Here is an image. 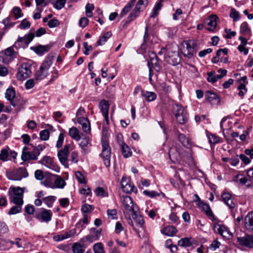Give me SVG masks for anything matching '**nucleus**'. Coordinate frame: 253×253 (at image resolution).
I'll return each mask as SVG.
<instances>
[{
    "label": "nucleus",
    "mask_w": 253,
    "mask_h": 253,
    "mask_svg": "<svg viewBox=\"0 0 253 253\" xmlns=\"http://www.w3.org/2000/svg\"><path fill=\"white\" fill-rule=\"evenodd\" d=\"M5 98L10 101V104L13 107L16 106V103L14 102L13 99L15 97V91L14 88H8L5 93Z\"/></svg>",
    "instance_id": "obj_20"
},
{
    "label": "nucleus",
    "mask_w": 253,
    "mask_h": 253,
    "mask_svg": "<svg viewBox=\"0 0 253 253\" xmlns=\"http://www.w3.org/2000/svg\"><path fill=\"white\" fill-rule=\"evenodd\" d=\"M122 209L125 215L129 214L130 212H133L134 210L133 203L131 198L128 196H123L122 199Z\"/></svg>",
    "instance_id": "obj_8"
},
{
    "label": "nucleus",
    "mask_w": 253,
    "mask_h": 253,
    "mask_svg": "<svg viewBox=\"0 0 253 253\" xmlns=\"http://www.w3.org/2000/svg\"><path fill=\"white\" fill-rule=\"evenodd\" d=\"M122 153L125 158H128L131 156L132 152L128 146L124 142L121 144Z\"/></svg>",
    "instance_id": "obj_32"
},
{
    "label": "nucleus",
    "mask_w": 253,
    "mask_h": 253,
    "mask_svg": "<svg viewBox=\"0 0 253 253\" xmlns=\"http://www.w3.org/2000/svg\"><path fill=\"white\" fill-rule=\"evenodd\" d=\"M208 78L207 79V81L209 83H211L212 84L215 83L218 78H216L217 75H215V72L214 71H211V72L207 73Z\"/></svg>",
    "instance_id": "obj_38"
},
{
    "label": "nucleus",
    "mask_w": 253,
    "mask_h": 253,
    "mask_svg": "<svg viewBox=\"0 0 253 253\" xmlns=\"http://www.w3.org/2000/svg\"><path fill=\"white\" fill-rule=\"evenodd\" d=\"M75 176L78 182L82 184H85L86 181L83 174L79 171L76 172Z\"/></svg>",
    "instance_id": "obj_58"
},
{
    "label": "nucleus",
    "mask_w": 253,
    "mask_h": 253,
    "mask_svg": "<svg viewBox=\"0 0 253 253\" xmlns=\"http://www.w3.org/2000/svg\"><path fill=\"white\" fill-rule=\"evenodd\" d=\"M178 139L183 146L187 147L189 145V140L184 134L179 133L178 135Z\"/></svg>",
    "instance_id": "obj_41"
},
{
    "label": "nucleus",
    "mask_w": 253,
    "mask_h": 253,
    "mask_svg": "<svg viewBox=\"0 0 253 253\" xmlns=\"http://www.w3.org/2000/svg\"><path fill=\"white\" fill-rule=\"evenodd\" d=\"M54 176L56 177V178L54 181V184L55 185V187L59 188H63L66 184L65 181L60 176L56 175H54Z\"/></svg>",
    "instance_id": "obj_35"
},
{
    "label": "nucleus",
    "mask_w": 253,
    "mask_h": 253,
    "mask_svg": "<svg viewBox=\"0 0 253 253\" xmlns=\"http://www.w3.org/2000/svg\"><path fill=\"white\" fill-rule=\"evenodd\" d=\"M102 152L100 154L104 164L106 167L110 166L111 148L107 141L102 140Z\"/></svg>",
    "instance_id": "obj_6"
},
{
    "label": "nucleus",
    "mask_w": 253,
    "mask_h": 253,
    "mask_svg": "<svg viewBox=\"0 0 253 253\" xmlns=\"http://www.w3.org/2000/svg\"><path fill=\"white\" fill-rule=\"evenodd\" d=\"M109 104L108 102L105 100H102L99 103V108L103 115L108 114Z\"/></svg>",
    "instance_id": "obj_28"
},
{
    "label": "nucleus",
    "mask_w": 253,
    "mask_h": 253,
    "mask_svg": "<svg viewBox=\"0 0 253 253\" xmlns=\"http://www.w3.org/2000/svg\"><path fill=\"white\" fill-rule=\"evenodd\" d=\"M52 212L49 210L42 209L40 213H37L36 218L41 222H48L51 219Z\"/></svg>",
    "instance_id": "obj_11"
},
{
    "label": "nucleus",
    "mask_w": 253,
    "mask_h": 253,
    "mask_svg": "<svg viewBox=\"0 0 253 253\" xmlns=\"http://www.w3.org/2000/svg\"><path fill=\"white\" fill-rule=\"evenodd\" d=\"M52 64L51 59H46L43 62L39 70L35 74V78L37 80H41L45 78L48 75V69Z\"/></svg>",
    "instance_id": "obj_3"
},
{
    "label": "nucleus",
    "mask_w": 253,
    "mask_h": 253,
    "mask_svg": "<svg viewBox=\"0 0 253 253\" xmlns=\"http://www.w3.org/2000/svg\"><path fill=\"white\" fill-rule=\"evenodd\" d=\"M143 193L144 195L150 198H154L156 196H162V197H165V195L163 193H158L154 191L144 190L143 191Z\"/></svg>",
    "instance_id": "obj_34"
},
{
    "label": "nucleus",
    "mask_w": 253,
    "mask_h": 253,
    "mask_svg": "<svg viewBox=\"0 0 253 253\" xmlns=\"http://www.w3.org/2000/svg\"><path fill=\"white\" fill-rule=\"evenodd\" d=\"M177 232L176 228L173 226H168L165 227L162 233L168 236H173Z\"/></svg>",
    "instance_id": "obj_29"
},
{
    "label": "nucleus",
    "mask_w": 253,
    "mask_h": 253,
    "mask_svg": "<svg viewBox=\"0 0 253 253\" xmlns=\"http://www.w3.org/2000/svg\"><path fill=\"white\" fill-rule=\"evenodd\" d=\"M21 159L24 161H26L30 160H36V157L33 156V154L31 152H22L21 155Z\"/></svg>",
    "instance_id": "obj_39"
},
{
    "label": "nucleus",
    "mask_w": 253,
    "mask_h": 253,
    "mask_svg": "<svg viewBox=\"0 0 253 253\" xmlns=\"http://www.w3.org/2000/svg\"><path fill=\"white\" fill-rule=\"evenodd\" d=\"M40 139L42 140H47L49 137V132L47 129L42 130L40 132Z\"/></svg>",
    "instance_id": "obj_54"
},
{
    "label": "nucleus",
    "mask_w": 253,
    "mask_h": 253,
    "mask_svg": "<svg viewBox=\"0 0 253 253\" xmlns=\"http://www.w3.org/2000/svg\"><path fill=\"white\" fill-rule=\"evenodd\" d=\"M240 32L242 34H249L250 36H251V29L249 27L248 24L246 22H243L240 27Z\"/></svg>",
    "instance_id": "obj_43"
},
{
    "label": "nucleus",
    "mask_w": 253,
    "mask_h": 253,
    "mask_svg": "<svg viewBox=\"0 0 253 253\" xmlns=\"http://www.w3.org/2000/svg\"><path fill=\"white\" fill-rule=\"evenodd\" d=\"M56 200V197L53 196H49L42 199V201L48 208L52 207L53 203Z\"/></svg>",
    "instance_id": "obj_36"
},
{
    "label": "nucleus",
    "mask_w": 253,
    "mask_h": 253,
    "mask_svg": "<svg viewBox=\"0 0 253 253\" xmlns=\"http://www.w3.org/2000/svg\"><path fill=\"white\" fill-rule=\"evenodd\" d=\"M222 199L223 202L230 209H233L235 204L233 202L232 195L228 192H224L222 194Z\"/></svg>",
    "instance_id": "obj_17"
},
{
    "label": "nucleus",
    "mask_w": 253,
    "mask_h": 253,
    "mask_svg": "<svg viewBox=\"0 0 253 253\" xmlns=\"http://www.w3.org/2000/svg\"><path fill=\"white\" fill-rule=\"evenodd\" d=\"M237 242L241 246L252 248H253V235H247L243 237H238Z\"/></svg>",
    "instance_id": "obj_14"
},
{
    "label": "nucleus",
    "mask_w": 253,
    "mask_h": 253,
    "mask_svg": "<svg viewBox=\"0 0 253 253\" xmlns=\"http://www.w3.org/2000/svg\"><path fill=\"white\" fill-rule=\"evenodd\" d=\"M218 17L215 15H211L209 16V22L208 23V27L206 29L210 31H213L217 25V21Z\"/></svg>",
    "instance_id": "obj_21"
},
{
    "label": "nucleus",
    "mask_w": 253,
    "mask_h": 253,
    "mask_svg": "<svg viewBox=\"0 0 253 253\" xmlns=\"http://www.w3.org/2000/svg\"><path fill=\"white\" fill-rule=\"evenodd\" d=\"M186 46H184L182 53L183 55L189 59L192 58L196 53L197 44L194 41H187L184 42Z\"/></svg>",
    "instance_id": "obj_7"
},
{
    "label": "nucleus",
    "mask_w": 253,
    "mask_h": 253,
    "mask_svg": "<svg viewBox=\"0 0 253 253\" xmlns=\"http://www.w3.org/2000/svg\"><path fill=\"white\" fill-rule=\"evenodd\" d=\"M206 99L210 102L212 105H218L220 100L218 95L214 92L210 90L206 91Z\"/></svg>",
    "instance_id": "obj_15"
},
{
    "label": "nucleus",
    "mask_w": 253,
    "mask_h": 253,
    "mask_svg": "<svg viewBox=\"0 0 253 253\" xmlns=\"http://www.w3.org/2000/svg\"><path fill=\"white\" fill-rule=\"evenodd\" d=\"M121 187L126 193L137 192V188L129 178L123 177L121 182Z\"/></svg>",
    "instance_id": "obj_10"
},
{
    "label": "nucleus",
    "mask_w": 253,
    "mask_h": 253,
    "mask_svg": "<svg viewBox=\"0 0 253 253\" xmlns=\"http://www.w3.org/2000/svg\"><path fill=\"white\" fill-rule=\"evenodd\" d=\"M10 148L8 147L3 148L1 150L0 153V160L5 162L8 160L9 152Z\"/></svg>",
    "instance_id": "obj_31"
},
{
    "label": "nucleus",
    "mask_w": 253,
    "mask_h": 253,
    "mask_svg": "<svg viewBox=\"0 0 253 253\" xmlns=\"http://www.w3.org/2000/svg\"><path fill=\"white\" fill-rule=\"evenodd\" d=\"M67 0H56L53 4V7L58 10H60L64 7Z\"/></svg>",
    "instance_id": "obj_50"
},
{
    "label": "nucleus",
    "mask_w": 253,
    "mask_h": 253,
    "mask_svg": "<svg viewBox=\"0 0 253 253\" xmlns=\"http://www.w3.org/2000/svg\"><path fill=\"white\" fill-rule=\"evenodd\" d=\"M207 136L208 137L209 141L211 145H215L222 142V138L215 134L207 132Z\"/></svg>",
    "instance_id": "obj_24"
},
{
    "label": "nucleus",
    "mask_w": 253,
    "mask_h": 253,
    "mask_svg": "<svg viewBox=\"0 0 253 253\" xmlns=\"http://www.w3.org/2000/svg\"><path fill=\"white\" fill-rule=\"evenodd\" d=\"M83 49L84 53L85 55H87L89 54V51L92 50L93 47L91 45H88L87 42H84L83 43Z\"/></svg>",
    "instance_id": "obj_61"
},
{
    "label": "nucleus",
    "mask_w": 253,
    "mask_h": 253,
    "mask_svg": "<svg viewBox=\"0 0 253 253\" xmlns=\"http://www.w3.org/2000/svg\"><path fill=\"white\" fill-rule=\"evenodd\" d=\"M178 245L181 247H188L191 246V243L188 238H184L178 242Z\"/></svg>",
    "instance_id": "obj_47"
},
{
    "label": "nucleus",
    "mask_w": 253,
    "mask_h": 253,
    "mask_svg": "<svg viewBox=\"0 0 253 253\" xmlns=\"http://www.w3.org/2000/svg\"><path fill=\"white\" fill-rule=\"evenodd\" d=\"M244 228L248 232L253 233V211L248 212L245 216Z\"/></svg>",
    "instance_id": "obj_13"
},
{
    "label": "nucleus",
    "mask_w": 253,
    "mask_h": 253,
    "mask_svg": "<svg viewBox=\"0 0 253 253\" xmlns=\"http://www.w3.org/2000/svg\"><path fill=\"white\" fill-rule=\"evenodd\" d=\"M162 4L160 2H157L154 7L151 17H155L158 14V11L161 9Z\"/></svg>",
    "instance_id": "obj_51"
},
{
    "label": "nucleus",
    "mask_w": 253,
    "mask_h": 253,
    "mask_svg": "<svg viewBox=\"0 0 253 253\" xmlns=\"http://www.w3.org/2000/svg\"><path fill=\"white\" fill-rule=\"evenodd\" d=\"M69 134L73 139L79 141L81 139L79 130L76 127H72L69 129Z\"/></svg>",
    "instance_id": "obj_30"
},
{
    "label": "nucleus",
    "mask_w": 253,
    "mask_h": 253,
    "mask_svg": "<svg viewBox=\"0 0 253 253\" xmlns=\"http://www.w3.org/2000/svg\"><path fill=\"white\" fill-rule=\"evenodd\" d=\"M34 37L35 35L33 33H29L23 37H18L13 46L16 49L26 48Z\"/></svg>",
    "instance_id": "obj_4"
},
{
    "label": "nucleus",
    "mask_w": 253,
    "mask_h": 253,
    "mask_svg": "<svg viewBox=\"0 0 253 253\" xmlns=\"http://www.w3.org/2000/svg\"><path fill=\"white\" fill-rule=\"evenodd\" d=\"M59 21L56 19H52L50 20L48 23V26L50 28L57 27L59 25Z\"/></svg>",
    "instance_id": "obj_62"
},
{
    "label": "nucleus",
    "mask_w": 253,
    "mask_h": 253,
    "mask_svg": "<svg viewBox=\"0 0 253 253\" xmlns=\"http://www.w3.org/2000/svg\"><path fill=\"white\" fill-rule=\"evenodd\" d=\"M10 189H11L14 195H18L20 197H23L24 194V188L20 187H10Z\"/></svg>",
    "instance_id": "obj_53"
},
{
    "label": "nucleus",
    "mask_w": 253,
    "mask_h": 253,
    "mask_svg": "<svg viewBox=\"0 0 253 253\" xmlns=\"http://www.w3.org/2000/svg\"><path fill=\"white\" fill-rule=\"evenodd\" d=\"M230 17L233 19L234 22H236L240 19V14L234 8L230 10Z\"/></svg>",
    "instance_id": "obj_45"
},
{
    "label": "nucleus",
    "mask_w": 253,
    "mask_h": 253,
    "mask_svg": "<svg viewBox=\"0 0 253 253\" xmlns=\"http://www.w3.org/2000/svg\"><path fill=\"white\" fill-rule=\"evenodd\" d=\"M214 227L217 228L218 234L223 237H226L227 234H231L228 228L224 225L215 224Z\"/></svg>",
    "instance_id": "obj_27"
},
{
    "label": "nucleus",
    "mask_w": 253,
    "mask_h": 253,
    "mask_svg": "<svg viewBox=\"0 0 253 253\" xmlns=\"http://www.w3.org/2000/svg\"><path fill=\"white\" fill-rule=\"evenodd\" d=\"M148 4V0H139L134 8L140 12L143 10L147 7Z\"/></svg>",
    "instance_id": "obj_33"
},
{
    "label": "nucleus",
    "mask_w": 253,
    "mask_h": 253,
    "mask_svg": "<svg viewBox=\"0 0 253 253\" xmlns=\"http://www.w3.org/2000/svg\"><path fill=\"white\" fill-rule=\"evenodd\" d=\"M12 12L14 18L17 19L23 16L21 8L18 6H15L13 8Z\"/></svg>",
    "instance_id": "obj_48"
},
{
    "label": "nucleus",
    "mask_w": 253,
    "mask_h": 253,
    "mask_svg": "<svg viewBox=\"0 0 253 253\" xmlns=\"http://www.w3.org/2000/svg\"><path fill=\"white\" fill-rule=\"evenodd\" d=\"M51 45L47 44L45 45H39L37 46H32L31 49L37 54L42 55L44 52H46L51 48Z\"/></svg>",
    "instance_id": "obj_19"
},
{
    "label": "nucleus",
    "mask_w": 253,
    "mask_h": 253,
    "mask_svg": "<svg viewBox=\"0 0 253 253\" xmlns=\"http://www.w3.org/2000/svg\"><path fill=\"white\" fill-rule=\"evenodd\" d=\"M78 123L82 126V129L85 133H89L90 131V125L89 120L84 117H79Z\"/></svg>",
    "instance_id": "obj_18"
},
{
    "label": "nucleus",
    "mask_w": 253,
    "mask_h": 253,
    "mask_svg": "<svg viewBox=\"0 0 253 253\" xmlns=\"http://www.w3.org/2000/svg\"><path fill=\"white\" fill-rule=\"evenodd\" d=\"M94 209L93 206L88 204H84L82 207V211L83 213L86 214L91 212Z\"/></svg>",
    "instance_id": "obj_56"
},
{
    "label": "nucleus",
    "mask_w": 253,
    "mask_h": 253,
    "mask_svg": "<svg viewBox=\"0 0 253 253\" xmlns=\"http://www.w3.org/2000/svg\"><path fill=\"white\" fill-rule=\"evenodd\" d=\"M64 139V135L63 133H60L58 136V140L56 142V147L58 148H61L63 145Z\"/></svg>",
    "instance_id": "obj_59"
},
{
    "label": "nucleus",
    "mask_w": 253,
    "mask_h": 253,
    "mask_svg": "<svg viewBox=\"0 0 253 253\" xmlns=\"http://www.w3.org/2000/svg\"><path fill=\"white\" fill-rule=\"evenodd\" d=\"M79 145L81 147L82 149L85 152L87 148L91 145L89 141V138L87 137L82 138Z\"/></svg>",
    "instance_id": "obj_37"
},
{
    "label": "nucleus",
    "mask_w": 253,
    "mask_h": 253,
    "mask_svg": "<svg viewBox=\"0 0 253 253\" xmlns=\"http://www.w3.org/2000/svg\"><path fill=\"white\" fill-rule=\"evenodd\" d=\"M6 175L9 180L20 181L28 177V173L26 168L20 167L12 170L7 171Z\"/></svg>",
    "instance_id": "obj_2"
},
{
    "label": "nucleus",
    "mask_w": 253,
    "mask_h": 253,
    "mask_svg": "<svg viewBox=\"0 0 253 253\" xmlns=\"http://www.w3.org/2000/svg\"><path fill=\"white\" fill-rule=\"evenodd\" d=\"M25 211L27 214L32 215L34 213L35 209L33 205L29 204L25 207Z\"/></svg>",
    "instance_id": "obj_63"
},
{
    "label": "nucleus",
    "mask_w": 253,
    "mask_h": 253,
    "mask_svg": "<svg viewBox=\"0 0 253 253\" xmlns=\"http://www.w3.org/2000/svg\"><path fill=\"white\" fill-rule=\"evenodd\" d=\"M69 144H66L64 148L58 151L57 156L60 163L66 168H68V156L69 153Z\"/></svg>",
    "instance_id": "obj_9"
},
{
    "label": "nucleus",
    "mask_w": 253,
    "mask_h": 253,
    "mask_svg": "<svg viewBox=\"0 0 253 253\" xmlns=\"http://www.w3.org/2000/svg\"><path fill=\"white\" fill-rule=\"evenodd\" d=\"M72 248L74 253H84V252L83 246L78 243H74Z\"/></svg>",
    "instance_id": "obj_42"
},
{
    "label": "nucleus",
    "mask_w": 253,
    "mask_h": 253,
    "mask_svg": "<svg viewBox=\"0 0 253 253\" xmlns=\"http://www.w3.org/2000/svg\"><path fill=\"white\" fill-rule=\"evenodd\" d=\"M140 11L136 10V9L134 8V9L132 11V12L129 14L127 19L125 20V23L123 25V27L124 28H126L127 25L132 21L136 18L138 16L140 13Z\"/></svg>",
    "instance_id": "obj_22"
},
{
    "label": "nucleus",
    "mask_w": 253,
    "mask_h": 253,
    "mask_svg": "<svg viewBox=\"0 0 253 253\" xmlns=\"http://www.w3.org/2000/svg\"><path fill=\"white\" fill-rule=\"evenodd\" d=\"M165 58L169 63L173 65H177L180 62V57L178 53L176 51L170 52L168 51Z\"/></svg>",
    "instance_id": "obj_12"
},
{
    "label": "nucleus",
    "mask_w": 253,
    "mask_h": 253,
    "mask_svg": "<svg viewBox=\"0 0 253 253\" xmlns=\"http://www.w3.org/2000/svg\"><path fill=\"white\" fill-rule=\"evenodd\" d=\"M97 240L96 239V237H95L94 235L89 234L81 239L80 242L83 244L87 242H89V243H91Z\"/></svg>",
    "instance_id": "obj_44"
},
{
    "label": "nucleus",
    "mask_w": 253,
    "mask_h": 253,
    "mask_svg": "<svg viewBox=\"0 0 253 253\" xmlns=\"http://www.w3.org/2000/svg\"><path fill=\"white\" fill-rule=\"evenodd\" d=\"M22 210V206H20L18 205H16L15 206H13L9 211L8 214L12 215L21 212Z\"/></svg>",
    "instance_id": "obj_52"
},
{
    "label": "nucleus",
    "mask_w": 253,
    "mask_h": 253,
    "mask_svg": "<svg viewBox=\"0 0 253 253\" xmlns=\"http://www.w3.org/2000/svg\"><path fill=\"white\" fill-rule=\"evenodd\" d=\"M236 182H239L242 185L247 184L248 187H250L251 185V180L248 179L247 178L243 176L242 175H237L234 180Z\"/></svg>",
    "instance_id": "obj_26"
},
{
    "label": "nucleus",
    "mask_w": 253,
    "mask_h": 253,
    "mask_svg": "<svg viewBox=\"0 0 253 253\" xmlns=\"http://www.w3.org/2000/svg\"><path fill=\"white\" fill-rule=\"evenodd\" d=\"M142 96H144L149 102L154 101L157 97L156 93L153 92L146 91L145 93L144 91H143V95Z\"/></svg>",
    "instance_id": "obj_40"
},
{
    "label": "nucleus",
    "mask_w": 253,
    "mask_h": 253,
    "mask_svg": "<svg viewBox=\"0 0 253 253\" xmlns=\"http://www.w3.org/2000/svg\"><path fill=\"white\" fill-rule=\"evenodd\" d=\"M131 216L136 225L142 229L144 230V220L142 216L137 214L136 211H133Z\"/></svg>",
    "instance_id": "obj_23"
},
{
    "label": "nucleus",
    "mask_w": 253,
    "mask_h": 253,
    "mask_svg": "<svg viewBox=\"0 0 253 253\" xmlns=\"http://www.w3.org/2000/svg\"><path fill=\"white\" fill-rule=\"evenodd\" d=\"M30 26V22L25 19L21 21L18 27L20 29H25L29 28Z\"/></svg>",
    "instance_id": "obj_60"
},
{
    "label": "nucleus",
    "mask_w": 253,
    "mask_h": 253,
    "mask_svg": "<svg viewBox=\"0 0 253 253\" xmlns=\"http://www.w3.org/2000/svg\"><path fill=\"white\" fill-rule=\"evenodd\" d=\"M147 64L149 68V72L151 73L152 72V68L154 67V66H159L158 58L151 60H148Z\"/></svg>",
    "instance_id": "obj_55"
},
{
    "label": "nucleus",
    "mask_w": 253,
    "mask_h": 253,
    "mask_svg": "<svg viewBox=\"0 0 253 253\" xmlns=\"http://www.w3.org/2000/svg\"><path fill=\"white\" fill-rule=\"evenodd\" d=\"M172 109L177 123L180 125H184L188 122V114L183 106L178 104H174L172 106Z\"/></svg>",
    "instance_id": "obj_1"
},
{
    "label": "nucleus",
    "mask_w": 253,
    "mask_h": 253,
    "mask_svg": "<svg viewBox=\"0 0 253 253\" xmlns=\"http://www.w3.org/2000/svg\"><path fill=\"white\" fill-rule=\"evenodd\" d=\"M23 197H10V202L13 203L16 205L22 206L24 203L23 200Z\"/></svg>",
    "instance_id": "obj_49"
},
{
    "label": "nucleus",
    "mask_w": 253,
    "mask_h": 253,
    "mask_svg": "<svg viewBox=\"0 0 253 253\" xmlns=\"http://www.w3.org/2000/svg\"><path fill=\"white\" fill-rule=\"evenodd\" d=\"M88 19L86 17H84L80 19L79 24L81 27L84 28L88 25Z\"/></svg>",
    "instance_id": "obj_64"
},
{
    "label": "nucleus",
    "mask_w": 253,
    "mask_h": 253,
    "mask_svg": "<svg viewBox=\"0 0 253 253\" xmlns=\"http://www.w3.org/2000/svg\"><path fill=\"white\" fill-rule=\"evenodd\" d=\"M169 155L170 160L174 163L178 162L181 159L180 151L175 147L169 149Z\"/></svg>",
    "instance_id": "obj_16"
},
{
    "label": "nucleus",
    "mask_w": 253,
    "mask_h": 253,
    "mask_svg": "<svg viewBox=\"0 0 253 253\" xmlns=\"http://www.w3.org/2000/svg\"><path fill=\"white\" fill-rule=\"evenodd\" d=\"M32 74L31 66L28 63H23L18 69L16 77L19 81H23Z\"/></svg>",
    "instance_id": "obj_5"
},
{
    "label": "nucleus",
    "mask_w": 253,
    "mask_h": 253,
    "mask_svg": "<svg viewBox=\"0 0 253 253\" xmlns=\"http://www.w3.org/2000/svg\"><path fill=\"white\" fill-rule=\"evenodd\" d=\"M93 251L95 253H105L103 245L101 243H97L93 246Z\"/></svg>",
    "instance_id": "obj_46"
},
{
    "label": "nucleus",
    "mask_w": 253,
    "mask_h": 253,
    "mask_svg": "<svg viewBox=\"0 0 253 253\" xmlns=\"http://www.w3.org/2000/svg\"><path fill=\"white\" fill-rule=\"evenodd\" d=\"M14 47L13 45L12 46L7 48L4 50L5 55L7 56H9L11 57H15V52L14 51V50L13 49Z\"/></svg>",
    "instance_id": "obj_57"
},
{
    "label": "nucleus",
    "mask_w": 253,
    "mask_h": 253,
    "mask_svg": "<svg viewBox=\"0 0 253 253\" xmlns=\"http://www.w3.org/2000/svg\"><path fill=\"white\" fill-rule=\"evenodd\" d=\"M112 34L111 32H105L99 37L97 42L96 46L102 45L108 41V40L112 36Z\"/></svg>",
    "instance_id": "obj_25"
}]
</instances>
